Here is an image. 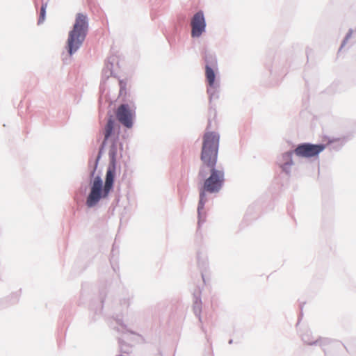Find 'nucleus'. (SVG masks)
Instances as JSON below:
<instances>
[{"label": "nucleus", "mask_w": 356, "mask_h": 356, "mask_svg": "<svg viewBox=\"0 0 356 356\" xmlns=\"http://www.w3.org/2000/svg\"><path fill=\"white\" fill-rule=\"evenodd\" d=\"M118 120L124 127L131 128L133 126L136 115V108L134 105L123 104L119 106L116 113Z\"/></svg>", "instance_id": "39448f33"}, {"label": "nucleus", "mask_w": 356, "mask_h": 356, "mask_svg": "<svg viewBox=\"0 0 356 356\" xmlns=\"http://www.w3.org/2000/svg\"><path fill=\"white\" fill-rule=\"evenodd\" d=\"M115 174V165L109 166L107 169L104 186L102 180L99 177L97 176L94 178L91 184L90 193L86 199V205L88 207H95L102 198L108 197L113 186Z\"/></svg>", "instance_id": "f03ea898"}, {"label": "nucleus", "mask_w": 356, "mask_h": 356, "mask_svg": "<svg viewBox=\"0 0 356 356\" xmlns=\"http://www.w3.org/2000/svg\"><path fill=\"white\" fill-rule=\"evenodd\" d=\"M292 155V152H287L281 156L280 166L283 170V171L286 172H289L290 171V168L293 164Z\"/></svg>", "instance_id": "1a4fd4ad"}, {"label": "nucleus", "mask_w": 356, "mask_h": 356, "mask_svg": "<svg viewBox=\"0 0 356 356\" xmlns=\"http://www.w3.org/2000/svg\"><path fill=\"white\" fill-rule=\"evenodd\" d=\"M114 128V121L112 118H109L104 128V140L102 143V146L106 145V143L108 140L112 135Z\"/></svg>", "instance_id": "9d476101"}, {"label": "nucleus", "mask_w": 356, "mask_h": 356, "mask_svg": "<svg viewBox=\"0 0 356 356\" xmlns=\"http://www.w3.org/2000/svg\"><path fill=\"white\" fill-rule=\"evenodd\" d=\"M87 16L77 14L73 29L69 33L67 48L70 55H72L81 47L86 36L88 31Z\"/></svg>", "instance_id": "20e7f679"}, {"label": "nucleus", "mask_w": 356, "mask_h": 356, "mask_svg": "<svg viewBox=\"0 0 356 356\" xmlns=\"http://www.w3.org/2000/svg\"><path fill=\"white\" fill-rule=\"evenodd\" d=\"M325 148V145L323 144L303 143L294 149V154L299 157L311 158L317 156Z\"/></svg>", "instance_id": "423d86ee"}, {"label": "nucleus", "mask_w": 356, "mask_h": 356, "mask_svg": "<svg viewBox=\"0 0 356 356\" xmlns=\"http://www.w3.org/2000/svg\"><path fill=\"white\" fill-rule=\"evenodd\" d=\"M46 8H47V3L43 4L40 8V17L38 19L39 24L42 23L45 19Z\"/></svg>", "instance_id": "9b49d317"}, {"label": "nucleus", "mask_w": 356, "mask_h": 356, "mask_svg": "<svg viewBox=\"0 0 356 356\" xmlns=\"http://www.w3.org/2000/svg\"><path fill=\"white\" fill-rule=\"evenodd\" d=\"M206 63L205 66V76L207 81L210 88L207 90L208 92L211 95H213L212 90L214 89L215 84V71L214 69H217V61L213 56L210 54H205L204 57Z\"/></svg>", "instance_id": "0eeeda50"}, {"label": "nucleus", "mask_w": 356, "mask_h": 356, "mask_svg": "<svg viewBox=\"0 0 356 356\" xmlns=\"http://www.w3.org/2000/svg\"><path fill=\"white\" fill-rule=\"evenodd\" d=\"M210 170V176L205 179L202 190L200 193V201L197 207L199 216L198 227L202 222L205 221L204 218L201 216V211L204 209V204L207 201L205 197V192L210 193H218L222 188L224 182V172L220 170L215 169V167L209 168Z\"/></svg>", "instance_id": "7ed1b4c3"}, {"label": "nucleus", "mask_w": 356, "mask_h": 356, "mask_svg": "<svg viewBox=\"0 0 356 356\" xmlns=\"http://www.w3.org/2000/svg\"><path fill=\"white\" fill-rule=\"evenodd\" d=\"M192 27L191 36L193 38L200 37L205 30V19L202 12L197 13L191 19Z\"/></svg>", "instance_id": "6e6552de"}, {"label": "nucleus", "mask_w": 356, "mask_h": 356, "mask_svg": "<svg viewBox=\"0 0 356 356\" xmlns=\"http://www.w3.org/2000/svg\"><path fill=\"white\" fill-rule=\"evenodd\" d=\"M219 147V136L215 132H206L203 136L202 147L200 159L202 165L199 172V176L204 178L207 173L205 168L215 167Z\"/></svg>", "instance_id": "f257e3e1"}]
</instances>
